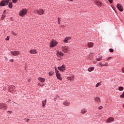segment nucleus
Instances as JSON below:
<instances>
[{
    "instance_id": "obj_1",
    "label": "nucleus",
    "mask_w": 124,
    "mask_h": 124,
    "mask_svg": "<svg viewBox=\"0 0 124 124\" xmlns=\"http://www.w3.org/2000/svg\"><path fill=\"white\" fill-rule=\"evenodd\" d=\"M27 13H28V10H27L26 9H23L19 12V16H21V17H24V16H25Z\"/></svg>"
},
{
    "instance_id": "obj_2",
    "label": "nucleus",
    "mask_w": 124,
    "mask_h": 124,
    "mask_svg": "<svg viewBox=\"0 0 124 124\" xmlns=\"http://www.w3.org/2000/svg\"><path fill=\"white\" fill-rule=\"evenodd\" d=\"M57 44H58V42H57V41L55 40H52L50 44V47L51 48H53V47H55Z\"/></svg>"
},
{
    "instance_id": "obj_3",
    "label": "nucleus",
    "mask_w": 124,
    "mask_h": 124,
    "mask_svg": "<svg viewBox=\"0 0 124 124\" xmlns=\"http://www.w3.org/2000/svg\"><path fill=\"white\" fill-rule=\"evenodd\" d=\"M0 109L1 110H6V109H7V106L4 103H0Z\"/></svg>"
},
{
    "instance_id": "obj_4",
    "label": "nucleus",
    "mask_w": 124,
    "mask_h": 124,
    "mask_svg": "<svg viewBox=\"0 0 124 124\" xmlns=\"http://www.w3.org/2000/svg\"><path fill=\"white\" fill-rule=\"evenodd\" d=\"M62 52H64V53H68V51L69 50L68 47L65 46H62Z\"/></svg>"
},
{
    "instance_id": "obj_5",
    "label": "nucleus",
    "mask_w": 124,
    "mask_h": 124,
    "mask_svg": "<svg viewBox=\"0 0 124 124\" xmlns=\"http://www.w3.org/2000/svg\"><path fill=\"white\" fill-rule=\"evenodd\" d=\"M16 87L14 85H11L10 86L9 89V92L12 93H14V90H15Z\"/></svg>"
},
{
    "instance_id": "obj_6",
    "label": "nucleus",
    "mask_w": 124,
    "mask_h": 124,
    "mask_svg": "<svg viewBox=\"0 0 124 124\" xmlns=\"http://www.w3.org/2000/svg\"><path fill=\"white\" fill-rule=\"evenodd\" d=\"M10 53L11 54V55H12L13 56H18V55H20V51H11Z\"/></svg>"
},
{
    "instance_id": "obj_7",
    "label": "nucleus",
    "mask_w": 124,
    "mask_h": 124,
    "mask_svg": "<svg viewBox=\"0 0 124 124\" xmlns=\"http://www.w3.org/2000/svg\"><path fill=\"white\" fill-rule=\"evenodd\" d=\"M117 7L118 8L119 10L121 11V12H123V11H124V7H123L122 4L118 3L117 4Z\"/></svg>"
},
{
    "instance_id": "obj_8",
    "label": "nucleus",
    "mask_w": 124,
    "mask_h": 124,
    "mask_svg": "<svg viewBox=\"0 0 124 124\" xmlns=\"http://www.w3.org/2000/svg\"><path fill=\"white\" fill-rule=\"evenodd\" d=\"M115 121V119L113 117H109L108 119H107L106 122L108 123H112V122H114Z\"/></svg>"
},
{
    "instance_id": "obj_9",
    "label": "nucleus",
    "mask_w": 124,
    "mask_h": 124,
    "mask_svg": "<svg viewBox=\"0 0 124 124\" xmlns=\"http://www.w3.org/2000/svg\"><path fill=\"white\" fill-rule=\"evenodd\" d=\"M58 69L60 71H64L65 70V66L62 65V66L58 67Z\"/></svg>"
},
{
    "instance_id": "obj_10",
    "label": "nucleus",
    "mask_w": 124,
    "mask_h": 124,
    "mask_svg": "<svg viewBox=\"0 0 124 124\" xmlns=\"http://www.w3.org/2000/svg\"><path fill=\"white\" fill-rule=\"evenodd\" d=\"M70 102L67 100H66L63 102V105L64 106H69Z\"/></svg>"
},
{
    "instance_id": "obj_11",
    "label": "nucleus",
    "mask_w": 124,
    "mask_h": 124,
    "mask_svg": "<svg viewBox=\"0 0 124 124\" xmlns=\"http://www.w3.org/2000/svg\"><path fill=\"white\" fill-rule=\"evenodd\" d=\"M38 15H43V14H44V10L42 9L38 10Z\"/></svg>"
},
{
    "instance_id": "obj_12",
    "label": "nucleus",
    "mask_w": 124,
    "mask_h": 124,
    "mask_svg": "<svg viewBox=\"0 0 124 124\" xmlns=\"http://www.w3.org/2000/svg\"><path fill=\"white\" fill-rule=\"evenodd\" d=\"M87 110L86 108H81V109L80 110L81 114H86V113H87Z\"/></svg>"
},
{
    "instance_id": "obj_13",
    "label": "nucleus",
    "mask_w": 124,
    "mask_h": 124,
    "mask_svg": "<svg viewBox=\"0 0 124 124\" xmlns=\"http://www.w3.org/2000/svg\"><path fill=\"white\" fill-rule=\"evenodd\" d=\"M30 54H37V51L35 49H31L30 51Z\"/></svg>"
},
{
    "instance_id": "obj_14",
    "label": "nucleus",
    "mask_w": 124,
    "mask_h": 124,
    "mask_svg": "<svg viewBox=\"0 0 124 124\" xmlns=\"http://www.w3.org/2000/svg\"><path fill=\"white\" fill-rule=\"evenodd\" d=\"M67 80H69V81H74V76H72L71 77H67Z\"/></svg>"
},
{
    "instance_id": "obj_15",
    "label": "nucleus",
    "mask_w": 124,
    "mask_h": 124,
    "mask_svg": "<svg viewBox=\"0 0 124 124\" xmlns=\"http://www.w3.org/2000/svg\"><path fill=\"white\" fill-rule=\"evenodd\" d=\"M94 3L95 4V5H97L98 6H100V5H101V2L98 1V0H96L94 2Z\"/></svg>"
},
{
    "instance_id": "obj_16",
    "label": "nucleus",
    "mask_w": 124,
    "mask_h": 124,
    "mask_svg": "<svg viewBox=\"0 0 124 124\" xmlns=\"http://www.w3.org/2000/svg\"><path fill=\"white\" fill-rule=\"evenodd\" d=\"M71 39V38H70V37H66L64 40V42L65 43H67L68 42V40H70Z\"/></svg>"
},
{
    "instance_id": "obj_17",
    "label": "nucleus",
    "mask_w": 124,
    "mask_h": 124,
    "mask_svg": "<svg viewBox=\"0 0 124 124\" xmlns=\"http://www.w3.org/2000/svg\"><path fill=\"white\" fill-rule=\"evenodd\" d=\"M88 46L89 47V48H92L93 46V43L89 42L88 43Z\"/></svg>"
},
{
    "instance_id": "obj_18",
    "label": "nucleus",
    "mask_w": 124,
    "mask_h": 124,
    "mask_svg": "<svg viewBox=\"0 0 124 124\" xmlns=\"http://www.w3.org/2000/svg\"><path fill=\"white\" fill-rule=\"evenodd\" d=\"M0 6H5V1L2 0L0 3Z\"/></svg>"
},
{
    "instance_id": "obj_19",
    "label": "nucleus",
    "mask_w": 124,
    "mask_h": 124,
    "mask_svg": "<svg viewBox=\"0 0 124 124\" xmlns=\"http://www.w3.org/2000/svg\"><path fill=\"white\" fill-rule=\"evenodd\" d=\"M95 101H96V102H97V103L99 104V102H100V98H99V97H98L95 98Z\"/></svg>"
},
{
    "instance_id": "obj_20",
    "label": "nucleus",
    "mask_w": 124,
    "mask_h": 124,
    "mask_svg": "<svg viewBox=\"0 0 124 124\" xmlns=\"http://www.w3.org/2000/svg\"><path fill=\"white\" fill-rule=\"evenodd\" d=\"M56 76L57 78H58L59 80L62 81V77H61V74H57V75H56Z\"/></svg>"
},
{
    "instance_id": "obj_21",
    "label": "nucleus",
    "mask_w": 124,
    "mask_h": 124,
    "mask_svg": "<svg viewBox=\"0 0 124 124\" xmlns=\"http://www.w3.org/2000/svg\"><path fill=\"white\" fill-rule=\"evenodd\" d=\"M94 69V67H90L88 68V71H89V72H92V71H93Z\"/></svg>"
},
{
    "instance_id": "obj_22",
    "label": "nucleus",
    "mask_w": 124,
    "mask_h": 124,
    "mask_svg": "<svg viewBox=\"0 0 124 124\" xmlns=\"http://www.w3.org/2000/svg\"><path fill=\"white\" fill-rule=\"evenodd\" d=\"M39 81H40V82H42V83H43V82H44V81H45V78H38Z\"/></svg>"
},
{
    "instance_id": "obj_23",
    "label": "nucleus",
    "mask_w": 124,
    "mask_h": 124,
    "mask_svg": "<svg viewBox=\"0 0 124 124\" xmlns=\"http://www.w3.org/2000/svg\"><path fill=\"white\" fill-rule=\"evenodd\" d=\"M46 102H47L46 100H45L42 101L43 107H45V106L46 105Z\"/></svg>"
},
{
    "instance_id": "obj_24",
    "label": "nucleus",
    "mask_w": 124,
    "mask_h": 124,
    "mask_svg": "<svg viewBox=\"0 0 124 124\" xmlns=\"http://www.w3.org/2000/svg\"><path fill=\"white\" fill-rule=\"evenodd\" d=\"M9 8H12L13 5H12V2H10L8 5Z\"/></svg>"
},
{
    "instance_id": "obj_25",
    "label": "nucleus",
    "mask_w": 124,
    "mask_h": 124,
    "mask_svg": "<svg viewBox=\"0 0 124 124\" xmlns=\"http://www.w3.org/2000/svg\"><path fill=\"white\" fill-rule=\"evenodd\" d=\"M101 60H102V56H100L99 58H96V61H97V62H100Z\"/></svg>"
},
{
    "instance_id": "obj_26",
    "label": "nucleus",
    "mask_w": 124,
    "mask_h": 124,
    "mask_svg": "<svg viewBox=\"0 0 124 124\" xmlns=\"http://www.w3.org/2000/svg\"><path fill=\"white\" fill-rule=\"evenodd\" d=\"M48 74L50 76H52L54 74V72L50 71L49 72Z\"/></svg>"
},
{
    "instance_id": "obj_27",
    "label": "nucleus",
    "mask_w": 124,
    "mask_h": 124,
    "mask_svg": "<svg viewBox=\"0 0 124 124\" xmlns=\"http://www.w3.org/2000/svg\"><path fill=\"white\" fill-rule=\"evenodd\" d=\"M119 91H124V88L123 87H119L118 89Z\"/></svg>"
},
{
    "instance_id": "obj_28",
    "label": "nucleus",
    "mask_w": 124,
    "mask_h": 124,
    "mask_svg": "<svg viewBox=\"0 0 124 124\" xmlns=\"http://www.w3.org/2000/svg\"><path fill=\"white\" fill-rule=\"evenodd\" d=\"M103 66H108V62H106L104 64L102 65Z\"/></svg>"
},
{
    "instance_id": "obj_29",
    "label": "nucleus",
    "mask_w": 124,
    "mask_h": 124,
    "mask_svg": "<svg viewBox=\"0 0 124 124\" xmlns=\"http://www.w3.org/2000/svg\"><path fill=\"white\" fill-rule=\"evenodd\" d=\"M100 86V83H97L96 85H95V87L96 88H98V86Z\"/></svg>"
},
{
    "instance_id": "obj_30",
    "label": "nucleus",
    "mask_w": 124,
    "mask_h": 124,
    "mask_svg": "<svg viewBox=\"0 0 124 124\" xmlns=\"http://www.w3.org/2000/svg\"><path fill=\"white\" fill-rule=\"evenodd\" d=\"M4 18H5V15H2L1 16V20H4Z\"/></svg>"
},
{
    "instance_id": "obj_31",
    "label": "nucleus",
    "mask_w": 124,
    "mask_h": 124,
    "mask_svg": "<svg viewBox=\"0 0 124 124\" xmlns=\"http://www.w3.org/2000/svg\"><path fill=\"white\" fill-rule=\"evenodd\" d=\"M58 54L59 55V56H63V53H62V52H58Z\"/></svg>"
},
{
    "instance_id": "obj_32",
    "label": "nucleus",
    "mask_w": 124,
    "mask_h": 124,
    "mask_svg": "<svg viewBox=\"0 0 124 124\" xmlns=\"http://www.w3.org/2000/svg\"><path fill=\"white\" fill-rule=\"evenodd\" d=\"M120 97H122V98H124V92L123 93L120 95Z\"/></svg>"
},
{
    "instance_id": "obj_33",
    "label": "nucleus",
    "mask_w": 124,
    "mask_h": 124,
    "mask_svg": "<svg viewBox=\"0 0 124 124\" xmlns=\"http://www.w3.org/2000/svg\"><path fill=\"white\" fill-rule=\"evenodd\" d=\"M5 1V3H7V4H8V3H9V0H4Z\"/></svg>"
},
{
    "instance_id": "obj_34",
    "label": "nucleus",
    "mask_w": 124,
    "mask_h": 124,
    "mask_svg": "<svg viewBox=\"0 0 124 124\" xmlns=\"http://www.w3.org/2000/svg\"><path fill=\"white\" fill-rule=\"evenodd\" d=\"M25 122L26 123H28V122H30V119H29V118L25 119Z\"/></svg>"
},
{
    "instance_id": "obj_35",
    "label": "nucleus",
    "mask_w": 124,
    "mask_h": 124,
    "mask_svg": "<svg viewBox=\"0 0 124 124\" xmlns=\"http://www.w3.org/2000/svg\"><path fill=\"white\" fill-rule=\"evenodd\" d=\"M109 52H110V53H113V52H114V49H113L112 48H110Z\"/></svg>"
},
{
    "instance_id": "obj_36",
    "label": "nucleus",
    "mask_w": 124,
    "mask_h": 124,
    "mask_svg": "<svg viewBox=\"0 0 124 124\" xmlns=\"http://www.w3.org/2000/svg\"><path fill=\"white\" fill-rule=\"evenodd\" d=\"M103 108V106H100L99 108H98V109L99 110H101Z\"/></svg>"
},
{
    "instance_id": "obj_37",
    "label": "nucleus",
    "mask_w": 124,
    "mask_h": 124,
    "mask_svg": "<svg viewBox=\"0 0 124 124\" xmlns=\"http://www.w3.org/2000/svg\"><path fill=\"white\" fill-rule=\"evenodd\" d=\"M38 10H35L34 12V13H35V14H36V13H37V14H38Z\"/></svg>"
},
{
    "instance_id": "obj_38",
    "label": "nucleus",
    "mask_w": 124,
    "mask_h": 124,
    "mask_svg": "<svg viewBox=\"0 0 124 124\" xmlns=\"http://www.w3.org/2000/svg\"><path fill=\"white\" fill-rule=\"evenodd\" d=\"M55 72H56V75L57 74H60V72L59 71H58V70H57L56 71H55Z\"/></svg>"
},
{
    "instance_id": "obj_39",
    "label": "nucleus",
    "mask_w": 124,
    "mask_h": 124,
    "mask_svg": "<svg viewBox=\"0 0 124 124\" xmlns=\"http://www.w3.org/2000/svg\"><path fill=\"white\" fill-rule=\"evenodd\" d=\"M18 0H13V2H14V3H16V2H17Z\"/></svg>"
},
{
    "instance_id": "obj_40",
    "label": "nucleus",
    "mask_w": 124,
    "mask_h": 124,
    "mask_svg": "<svg viewBox=\"0 0 124 124\" xmlns=\"http://www.w3.org/2000/svg\"><path fill=\"white\" fill-rule=\"evenodd\" d=\"M12 33L13 35H17V33H15L14 31H12Z\"/></svg>"
},
{
    "instance_id": "obj_41",
    "label": "nucleus",
    "mask_w": 124,
    "mask_h": 124,
    "mask_svg": "<svg viewBox=\"0 0 124 124\" xmlns=\"http://www.w3.org/2000/svg\"><path fill=\"white\" fill-rule=\"evenodd\" d=\"M99 65H100V66L102 67L103 66H102V65H103V64H102V62H100L99 63Z\"/></svg>"
},
{
    "instance_id": "obj_42",
    "label": "nucleus",
    "mask_w": 124,
    "mask_h": 124,
    "mask_svg": "<svg viewBox=\"0 0 124 124\" xmlns=\"http://www.w3.org/2000/svg\"><path fill=\"white\" fill-rule=\"evenodd\" d=\"M109 2H110V3H113V0H108Z\"/></svg>"
},
{
    "instance_id": "obj_43",
    "label": "nucleus",
    "mask_w": 124,
    "mask_h": 124,
    "mask_svg": "<svg viewBox=\"0 0 124 124\" xmlns=\"http://www.w3.org/2000/svg\"><path fill=\"white\" fill-rule=\"evenodd\" d=\"M112 58V57H109L108 58V59L107 60V61H109V60H111V59Z\"/></svg>"
},
{
    "instance_id": "obj_44",
    "label": "nucleus",
    "mask_w": 124,
    "mask_h": 124,
    "mask_svg": "<svg viewBox=\"0 0 124 124\" xmlns=\"http://www.w3.org/2000/svg\"><path fill=\"white\" fill-rule=\"evenodd\" d=\"M10 37L7 36V38H6V40H9Z\"/></svg>"
},
{
    "instance_id": "obj_45",
    "label": "nucleus",
    "mask_w": 124,
    "mask_h": 124,
    "mask_svg": "<svg viewBox=\"0 0 124 124\" xmlns=\"http://www.w3.org/2000/svg\"><path fill=\"white\" fill-rule=\"evenodd\" d=\"M10 62H14V59H11V60H10Z\"/></svg>"
},
{
    "instance_id": "obj_46",
    "label": "nucleus",
    "mask_w": 124,
    "mask_h": 124,
    "mask_svg": "<svg viewBox=\"0 0 124 124\" xmlns=\"http://www.w3.org/2000/svg\"><path fill=\"white\" fill-rule=\"evenodd\" d=\"M60 20H61V18L58 17V21H60Z\"/></svg>"
},
{
    "instance_id": "obj_47",
    "label": "nucleus",
    "mask_w": 124,
    "mask_h": 124,
    "mask_svg": "<svg viewBox=\"0 0 124 124\" xmlns=\"http://www.w3.org/2000/svg\"><path fill=\"white\" fill-rule=\"evenodd\" d=\"M6 12V10H4L3 12V14H4Z\"/></svg>"
},
{
    "instance_id": "obj_48",
    "label": "nucleus",
    "mask_w": 124,
    "mask_h": 124,
    "mask_svg": "<svg viewBox=\"0 0 124 124\" xmlns=\"http://www.w3.org/2000/svg\"><path fill=\"white\" fill-rule=\"evenodd\" d=\"M55 71H57V70H58L57 69V67H55Z\"/></svg>"
},
{
    "instance_id": "obj_49",
    "label": "nucleus",
    "mask_w": 124,
    "mask_h": 124,
    "mask_svg": "<svg viewBox=\"0 0 124 124\" xmlns=\"http://www.w3.org/2000/svg\"><path fill=\"white\" fill-rule=\"evenodd\" d=\"M38 86H41V84H40V83H39L38 84Z\"/></svg>"
},
{
    "instance_id": "obj_50",
    "label": "nucleus",
    "mask_w": 124,
    "mask_h": 124,
    "mask_svg": "<svg viewBox=\"0 0 124 124\" xmlns=\"http://www.w3.org/2000/svg\"><path fill=\"white\" fill-rule=\"evenodd\" d=\"M58 23L59 24H61V22H60V21H58Z\"/></svg>"
},
{
    "instance_id": "obj_51",
    "label": "nucleus",
    "mask_w": 124,
    "mask_h": 124,
    "mask_svg": "<svg viewBox=\"0 0 124 124\" xmlns=\"http://www.w3.org/2000/svg\"><path fill=\"white\" fill-rule=\"evenodd\" d=\"M61 27H63V25H61Z\"/></svg>"
},
{
    "instance_id": "obj_52",
    "label": "nucleus",
    "mask_w": 124,
    "mask_h": 124,
    "mask_svg": "<svg viewBox=\"0 0 124 124\" xmlns=\"http://www.w3.org/2000/svg\"><path fill=\"white\" fill-rule=\"evenodd\" d=\"M71 0V1H72L74 0Z\"/></svg>"
},
{
    "instance_id": "obj_53",
    "label": "nucleus",
    "mask_w": 124,
    "mask_h": 124,
    "mask_svg": "<svg viewBox=\"0 0 124 124\" xmlns=\"http://www.w3.org/2000/svg\"><path fill=\"white\" fill-rule=\"evenodd\" d=\"M9 112H10V111H8V113Z\"/></svg>"
}]
</instances>
